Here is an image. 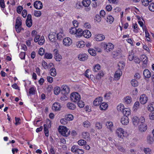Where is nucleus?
<instances>
[{"label":"nucleus","mask_w":154,"mask_h":154,"mask_svg":"<svg viewBox=\"0 0 154 154\" xmlns=\"http://www.w3.org/2000/svg\"><path fill=\"white\" fill-rule=\"evenodd\" d=\"M117 109L119 112H122L123 115H129L131 114L130 110L128 108H124V105L120 104L117 106Z\"/></svg>","instance_id":"nucleus-1"},{"label":"nucleus","mask_w":154,"mask_h":154,"mask_svg":"<svg viewBox=\"0 0 154 154\" xmlns=\"http://www.w3.org/2000/svg\"><path fill=\"white\" fill-rule=\"evenodd\" d=\"M58 131L61 134L65 137H67L69 135L70 131L66 127L64 126H59L58 128Z\"/></svg>","instance_id":"nucleus-2"},{"label":"nucleus","mask_w":154,"mask_h":154,"mask_svg":"<svg viewBox=\"0 0 154 154\" xmlns=\"http://www.w3.org/2000/svg\"><path fill=\"white\" fill-rule=\"evenodd\" d=\"M22 20L19 17L17 18L16 20V23L15 25V28L16 31L18 33L20 32L22 30H24V29L22 28Z\"/></svg>","instance_id":"nucleus-3"},{"label":"nucleus","mask_w":154,"mask_h":154,"mask_svg":"<svg viewBox=\"0 0 154 154\" xmlns=\"http://www.w3.org/2000/svg\"><path fill=\"white\" fill-rule=\"evenodd\" d=\"M71 100L74 102H77L81 99V96L77 92H73L71 94L70 96Z\"/></svg>","instance_id":"nucleus-4"},{"label":"nucleus","mask_w":154,"mask_h":154,"mask_svg":"<svg viewBox=\"0 0 154 154\" xmlns=\"http://www.w3.org/2000/svg\"><path fill=\"white\" fill-rule=\"evenodd\" d=\"M140 58L141 61L143 63L142 67L144 68L146 67L148 62V58L147 56L143 54L140 56Z\"/></svg>","instance_id":"nucleus-5"},{"label":"nucleus","mask_w":154,"mask_h":154,"mask_svg":"<svg viewBox=\"0 0 154 154\" xmlns=\"http://www.w3.org/2000/svg\"><path fill=\"white\" fill-rule=\"evenodd\" d=\"M86 30L83 31L81 29H77V32H76V37H80L82 35L85 38H87V34L86 32Z\"/></svg>","instance_id":"nucleus-6"},{"label":"nucleus","mask_w":154,"mask_h":154,"mask_svg":"<svg viewBox=\"0 0 154 154\" xmlns=\"http://www.w3.org/2000/svg\"><path fill=\"white\" fill-rule=\"evenodd\" d=\"M26 26L30 27L32 25V16L30 14H28L27 16V19L26 21Z\"/></svg>","instance_id":"nucleus-7"},{"label":"nucleus","mask_w":154,"mask_h":154,"mask_svg":"<svg viewBox=\"0 0 154 154\" xmlns=\"http://www.w3.org/2000/svg\"><path fill=\"white\" fill-rule=\"evenodd\" d=\"M139 100L140 102L142 104H144L146 103L148 98L146 94H143L140 95Z\"/></svg>","instance_id":"nucleus-8"},{"label":"nucleus","mask_w":154,"mask_h":154,"mask_svg":"<svg viewBox=\"0 0 154 154\" xmlns=\"http://www.w3.org/2000/svg\"><path fill=\"white\" fill-rule=\"evenodd\" d=\"M114 45L111 43H109L106 44L104 46V49L107 52H109L114 48Z\"/></svg>","instance_id":"nucleus-9"},{"label":"nucleus","mask_w":154,"mask_h":154,"mask_svg":"<svg viewBox=\"0 0 154 154\" xmlns=\"http://www.w3.org/2000/svg\"><path fill=\"white\" fill-rule=\"evenodd\" d=\"M123 117L121 118V122L122 125H127L129 123V119L127 115H124Z\"/></svg>","instance_id":"nucleus-10"},{"label":"nucleus","mask_w":154,"mask_h":154,"mask_svg":"<svg viewBox=\"0 0 154 154\" xmlns=\"http://www.w3.org/2000/svg\"><path fill=\"white\" fill-rule=\"evenodd\" d=\"M124 131L122 128H119L116 131V134L119 137L123 138L124 135Z\"/></svg>","instance_id":"nucleus-11"},{"label":"nucleus","mask_w":154,"mask_h":154,"mask_svg":"<svg viewBox=\"0 0 154 154\" xmlns=\"http://www.w3.org/2000/svg\"><path fill=\"white\" fill-rule=\"evenodd\" d=\"M63 45L66 46H69L72 43V41L69 38H65L63 40Z\"/></svg>","instance_id":"nucleus-12"},{"label":"nucleus","mask_w":154,"mask_h":154,"mask_svg":"<svg viewBox=\"0 0 154 154\" xmlns=\"http://www.w3.org/2000/svg\"><path fill=\"white\" fill-rule=\"evenodd\" d=\"M55 58L56 61H60L62 59V56L60 55L57 49L54 50Z\"/></svg>","instance_id":"nucleus-13"},{"label":"nucleus","mask_w":154,"mask_h":154,"mask_svg":"<svg viewBox=\"0 0 154 154\" xmlns=\"http://www.w3.org/2000/svg\"><path fill=\"white\" fill-rule=\"evenodd\" d=\"M34 6L36 9H40L42 8V5L41 2L39 1H36L34 2Z\"/></svg>","instance_id":"nucleus-14"},{"label":"nucleus","mask_w":154,"mask_h":154,"mask_svg":"<svg viewBox=\"0 0 154 154\" xmlns=\"http://www.w3.org/2000/svg\"><path fill=\"white\" fill-rule=\"evenodd\" d=\"M105 38L104 35L101 34H98L96 35L94 39L97 41H101L103 40Z\"/></svg>","instance_id":"nucleus-15"},{"label":"nucleus","mask_w":154,"mask_h":154,"mask_svg":"<svg viewBox=\"0 0 154 154\" xmlns=\"http://www.w3.org/2000/svg\"><path fill=\"white\" fill-rule=\"evenodd\" d=\"M52 108L53 110L55 111L60 110V103L57 102L53 104Z\"/></svg>","instance_id":"nucleus-16"},{"label":"nucleus","mask_w":154,"mask_h":154,"mask_svg":"<svg viewBox=\"0 0 154 154\" xmlns=\"http://www.w3.org/2000/svg\"><path fill=\"white\" fill-rule=\"evenodd\" d=\"M103 99L101 97L97 98L94 101V105L95 106H98L102 102Z\"/></svg>","instance_id":"nucleus-17"},{"label":"nucleus","mask_w":154,"mask_h":154,"mask_svg":"<svg viewBox=\"0 0 154 154\" xmlns=\"http://www.w3.org/2000/svg\"><path fill=\"white\" fill-rule=\"evenodd\" d=\"M56 33L55 32H51L48 35V38L52 42H54L56 40L55 38Z\"/></svg>","instance_id":"nucleus-18"},{"label":"nucleus","mask_w":154,"mask_h":154,"mask_svg":"<svg viewBox=\"0 0 154 154\" xmlns=\"http://www.w3.org/2000/svg\"><path fill=\"white\" fill-rule=\"evenodd\" d=\"M122 74V71L120 69H119L116 71L114 75V77L116 79H119L120 78Z\"/></svg>","instance_id":"nucleus-19"},{"label":"nucleus","mask_w":154,"mask_h":154,"mask_svg":"<svg viewBox=\"0 0 154 154\" xmlns=\"http://www.w3.org/2000/svg\"><path fill=\"white\" fill-rule=\"evenodd\" d=\"M147 126L145 124H142L140 125L139 126V129L141 131H145L146 130Z\"/></svg>","instance_id":"nucleus-20"},{"label":"nucleus","mask_w":154,"mask_h":154,"mask_svg":"<svg viewBox=\"0 0 154 154\" xmlns=\"http://www.w3.org/2000/svg\"><path fill=\"white\" fill-rule=\"evenodd\" d=\"M144 76L147 78H149L151 76V73L148 69H145L143 72Z\"/></svg>","instance_id":"nucleus-21"},{"label":"nucleus","mask_w":154,"mask_h":154,"mask_svg":"<svg viewBox=\"0 0 154 154\" xmlns=\"http://www.w3.org/2000/svg\"><path fill=\"white\" fill-rule=\"evenodd\" d=\"M62 91H63L64 93L68 94L70 91L69 87L67 85H63L62 87Z\"/></svg>","instance_id":"nucleus-22"},{"label":"nucleus","mask_w":154,"mask_h":154,"mask_svg":"<svg viewBox=\"0 0 154 154\" xmlns=\"http://www.w3.org/2000/svg\"><path fill=\"white\" fill-rule=\"evenodd\" d=\"M76 45L78 48H82L85 45V42L83 41H80L76 43Z\"/></svg>","instance_id":"nucleus-23"},{"label":"nucleus","mask_w":154,"mask_h":154,"mask_svg":"<svg viewBox=\"0 0 154 154\" xmlns=\"http://www.w3.org/2000/svg\"><path fill=\"white\" fill-rule=\"evenodd\" d=\"M87 55L85 53L80 54L79 55L78 58L80 61H84L86 59Z\"/></svg>","instance_id":"nucleus-24"},{"label":"nucleus","mask_w":154,"mask_h":154,"mask_svg":"<svg viewBox=\"0 0 154 154\" xmlns=\"http://www.w3.org/2000/svg\"><path fill=\"white\" fill-rule=\"evenodd\" d=\"M66 106L68 109L71 110H74L75 108V105L71 103H68L67 104Z\"/></svg>","instance_id":"nucleus-25"},{"label":"nucleus","mask_w":154,"mask_h":154,"mask_svg":"<svg viewBox=\"0 0 154 154\" xmlns=\"http://www.w3.org/2000/svg\"><path fill=\"white\" fill-rule=\"evenodd\" d=\"M50 73L51 75L54 77L56 75L57 73L56 69L52 67L50 69Z\"/></svg>","instance_id":"nucleus-26"},{"label":"nucleus","mask_w":154,"mask_h":154,"mask_svg":"<svg viewBox=\"0 0 154 154\" xmlns=\"http://www.w3.org/2000/svg\"><path fill=\"white\" fill-rule=\"evenodd\" d=\"M106 126L107 128L110 131H112V128H113V124L112 122H106Z\"/></svg>","instance_id":"nucleus-27"},{"label":"nucleus","mask_w":154,"mask_h":154,"mask_svg":"<svg viewBox=\"0 0 154 154\" xmlns=\"http://www.w3.org/2000/svg\"><path fill=\"white\" fill-rule=\"evenodd\" d=\"M147 109L149 111L154 110V103H150L147 105Z\"/></svg>","instance_id":"nucleus-28"},{"label":"nucleus","mask_w":154,"mask_h":154,"mask_svg":"<svg viewBox=\"0 0 154 154\" xmlns=\"http://www.w3.org/2000/svg\"><path fill=\"white\" fill-rule=\"evenodd\" d=\"M108 107V104L105 103H103L100 104V108L101 110H105Z\"/></svg>","instance_id":"nucleus-29"},{"label":"nucleus","mask_w":154,"mask_h":154,"mask_svg":"<svg viewBox=\"0 0 154 154\" xmlns=\"http://www.w3.org/2000/svg\"><path fill=\"white\" fill-rule=\"evenodd\" d=\"M44 131L45 132V135L47 137H48L49 135V131L48 126L46 125H44Z\"/></svg>","instance_id":"nucleus-30"},{"label":"nucleus","mask_w":154,"mask_h":154,"mask_svg":"<svg viewBox=\"0 0 154 154\" xmlns=\"http://www.w3.org/2000/svg\"><path fill=\"white\" fill-rule=\"evenodd\" d=\"M132 122L134 125H136L138 124L139 119L138 118L137 116H134L132 118Z\"/></svg>","instance_id":"nucleus-31"},{"label":"nucleus","mask_w":154,"mask_h":154,"mask_svg":"<svg viewBox=\"0 0 154 154\" xmlns=\"http://www.w3.org/2000/svg\"><path fill=\"white\" fill-rule=\"evenodd\" d=\"M152 0H141L142 5L144 6L148 5L149 2H151Z\"/></svg>","instance_id":"nucleus-32"},{"label":"nucleus","mask_w":154,"mask_h":154,"mask_svg":"<svg viewBox=\"0 0 154 154\" xmlns=\"http://www.w3.org/2000/svg\"><path fill=\"white\" fill-rule=\"evenodd\" d=\"M114 18L111 15H109L106 18V21L107 22L110 23H112L114 21Z\"/></svg>","instance_id":"nucleus-33"},{"label":"nucleus","mask_w":154,"mask_h":154,"mask_svg":"<svg viewBox=\"0 0 154 154\" xmlns=\"http://www.w3.org/2000/svg\"><path fill=\"white\" fill-rule=\"evenodd\" d=\"M140 103L139 101H136L134 105V110L136 111L137 109L140 107Z\"/></svg>","instance_id":"nucleus-34"},{"label":"nucleus","mask_w":154,"mask_h":154,"mask_svg":"<svg viewBox=\"0 0 154 154\" xmlns=\"http://www.w3.org/2000/svg\"><path fill=\"white\" fill-rule=\"evenodd\" d=\"M129 55L128 56V59L130 61H132L134 58V53L132 52V51L131 50V51H129Z\"/></svg>","instance_id":"nucleus-35"},{"label":"nucleus","mask_w":154,"mask_h":154,"mask_svg":"<svg viewBox=\"0 0 154 154\" xmlns=\"http://www.w3.org/2000/svg\"><path fill=\"white\" fill-rule=\"evenodd\" d=\"M69 33L72 34H75L77 32V29L75 27H72L69 29Z\"/></svg>","instance_id":"nucleus-36"},{"label":"nucleus","mask_w":154,"mask_h":154,"mask_svg":"<svg viewBox=\"0 0 154 154\" xmlns=\"http://www.w3.org/2000/svg\"><path fill=\"white\" fill-rule=\"evenodd\" d=\"M44 57L46 59H51L53 57V56L50 53H46L45 54Z\"/></svg>","instance_id":"nucleus-37"},{"label":"nucleus","mask_w":154,"mask_h":154,"mask_svg":"<svg viewBox=\"0 0 154 154\" xmlns=\"http://www.w3.org/2000/svg\"><path fill=\"white\" fill-rule=\"evenodd\" d=\"M131 97L128 96L126 97L125 98V102L127 104H129L131 102L132 100Z\"/></svg>","instance_id":"nucleus-38"},{"label":"nucleus","mask_w":154,"mask_h":154,"mask_svg":"<svg viewBox=\"0 0 154 154\" xmlns=\"http://www.w3.org/2000/svg\"><path fill=\"white\" fill-rule=\"evenodd\" d=\"M45 41V40L44 38V37L43 36H42L40 39L38 41V44L40 45H42L43 43H44Z\"/></svg>","instance_id":"nucleus-39"},{"label":"nucleus","mask_w":154,"mask_h":154,"mask_svg":"<svg viewBox=\"0 0 154 154\" xmlns=\"http://www.w3.org/2000/svg\"><path fill=\"white\" fill-rule=\"evenodd\" d=\"M111 93L110 92H108L106 93L104 95V97L106 100H109L110 99V95Z\"/></svg>","instance_id":"nucleus-40"},{"label":"nucleus","mask_w":154,"mask_h":154,"mask_svg":"<svg viewBox=\"0 0 154 154\" xmlns=\"http://www.w3.org/2000/svg\"><path fill=\"white\" fill-rule=\"evenodd\" d=\"M88 52L91 55L93 56H95L96 54L95 51L92 49H88Z\"/></svg>","instance_id":"nucleus-41"},{"label":"nucleus","mask_w":154,"mask_h":154,"mask_svg":"<svg viewBox=\"0 0 154 154\" xmlns=\"http://www.w3.org/2000/svg\"><path fill=\"white\" fill-rule=\"evenodd\" d=\"M79 148V146H72V148L71 151L73 152H75L76 153Z\"/></svg>","instance_id":"nucleus-42"},{"label":"nucleus","mask_w":154,"mask_h":154,"mask_svg":"<svg viewBox=\"0 0 154 154\" xmlns=\"http://www.w3.org/2000/svg\"><path fill=\"white\" fill-rule=\"evenodd\" d=\"M66 118L68 121H71L73 120V117L72 115L68 114L66 116Z\"/></svg>","instance_id":"nucleus-43"},{"label":"nucleus","mask_w":154,"mask_h":154,"mask_svg":"<svg viewBox=\"0 0 154 154\" xmlns=\"http://www.w3.org/2000/svg\"><path fill=\"white\" fill-rule=\"evenodd\" d=\"M143 151L146 154H151V150L148 148H144Z\"/></svg>","instance_id":"nucleus-44"},{"label":"nucleus","mask_w":154,"mask_h":154,"mask_svg":"<svg viewBox=\"0 0 154 154\" xmlns=\"http://www.w3.org/2000/svg\"><path fill=\"white\" fill-rule=\"evenodd\" d=\"M60 88L59 87H56L54 90V93L56 95H58L60 93Z\"/></svg>","instance_id":"nucleus-45"},{"label":"nucleus","mask_w":154,"mask_h":154,"mask_svg":"<svg viewBox=\"0 0 154 154\" xmlns=\"http://www.w3.org/2000/svg\"><path fill=\"white\" fill-rule=\"evenodd\" d=\"M131 83L132 85L134 87H136L138 85V82L135 79L132 80Z\"/></svg>","instance_id":"nucleus-46"},{"label":"nucleus","mask_w":154,"mask_h":154,"mask_svg":"<svg viewBox=\"0 0 154 154\" xmlns=\"http://www.w3.org/2000/svg\"><path fill=\"white\" fill-rule=\"evenodd\" d=\"M149 10L152 11H154V3H150L149 6Z\"/></svg>","instance_id":"nucleus-47"},{"label":"nucleus","mask_w":154,"mask_h":154,"mask_svg":"<svg viewBox=\"0 0 154 154\" xmlns=\"http://www.w3.org/2000/svg\"><path fill=\"white\" fill-rule=\"evenodd\" d=\"M100 69V66L98 64H97L95 65L94 68V71L97 72Z\"/></svg>","instance_id":"nucleus-48"},{"label":"nucleus","mask_w":154,"mask_h":154,"mask_svg":"<svg viewBox=\"0 0 154 154\" xmlns=\"http://www.w3.org/2000/svg\"><path fill=\"white\" fill-rule=\"evenodd\" d=\"M63 34L62 33L60 32L57 34V39L60 40H61L63 37Z\"/></svg>","instance_id":"nucleus-49"},{"label":"nucleus","mask_w":154,"mask_h":154,"mask_svg":"<svg viewBox=\"0 0 154 154\" xmlns=\"http://www.w3.org/2000/svg\"><path fill=\"white\" fill-rule=\"evenodd\" d=\"M86 143V141L83 140H80L78 141V143L80 146H83Z\"/></svg>","instance_id":"nucleus-50"},{"label":"nucleus","mask_w":154,"mask_h":154,"mask_svg":"<svg viewBox=\"0 0 154 154\" xmlns=\"http://www.w3.org/2000/svg\"><path fill=\"white\" fill-rule=\"evenodd\" d=\"M54 149V147L52 146H51L49 148V149L48 150L49 154H55V152Z\"/></svg>","instance_id":"nucleus-51"},{"label":"nucleus","mask_w":154,"mask_h":154,"mask_svg":"<svg viewBox=\"0 0 154 154\" xmlns=\"http://www.w3.org/2000/svg\"><path fill=\"white\" fill-rule=\"evenodd\" d=\"M42 65L45 69L49 68V66L48 65L47 63L45 61H42Z\"/></svg>","instance_id":"nucleus-52"},{"label":"nucleus","mask_w":154,"mask_h":154,"mask_svg":"<svg viewBox=\"0 0 154 154\" xmlns=\"http://www.w3.org/2000/svg\"><path fill=\"white\" fill-rule=\"evenodd\" d=\"M34 15L36 17H40L41 15V13L39 11H35L34 12Z\"/></svg>","instance_id":"nucleus-53"},{"label":"nucleus","mask_w":154,"mask_h":154,"mask_svg":"<svg viewBox=\"0 0 154 154\" xmlns=\"http://www.w3.org/2000/svg\"><path fill=\"white\" fill-rule=\"evenodd\" d=\"M78 106L80 108L83 107L84 106V102L81 100H79L77 102Z\"/></svg>","instance_id":"nucleus-54"},{"label":"nucleus","mask_w":154,"mask_h":154,"mask_svg":"<svg viewBox=\"0 0 154 154\" xmlns=\"http://www.w3.org/2000/svg\"><path fill=\"white\" fill-rule=\"evenodd\" d=\"M147 139L149 141V142L150 143H151L152 142H154V136L153 137L149 136Z\"/></svg>","instance_id":"nucleus-55"},{"label":"nucleus","mask_w":154,"mask_h":154,"mask_svg":"<svg viewBox=\"0 0 154 154\" xmlns=\"http://www.w3.org/2000/svg\"><path fill=\"white\" fill-rule=\"evenodd\" d=\"M68 121L66 118L62 119L60 120V123L63 125L66 124L67 123Z\"/></svg>","instance_id":"nucleus-56"},{"label":"nucleus","mask_w":154,"mask_h":154,"mask_svg":"<svg viewBox=\"0 0 154 154\" xmlns=\"http://www.w3.org/2000/svg\"><path fill=\"white\" fill-rule=\"evenodd\" d=\"M112 54L114 57L116 58V57H117L120 55V52L119 51H113L112 52Z\"/></svg>","instance_id":"nucleus-57"},{"label":"nucleus","mask_w":154,"mask_h":154,"mask_svg":"<svg viewBox=\"0 0 154 154\" xmlns=\"http://www.w3.org/2000/svg\"><path fill=\"white\" fill-rule=\"evenodd\" d=\"M103 75L104 74L103 72H101V73H98L96 76V78L97 79H99L102 77H103Z\"/></svg>","instance_id":"nucleus-58"},{"label":"nucleus","mask_w":154,"mask_h":154,"mask_svg":"<svg viewBox=\"0 0 154 154\" xmlns=\"http://www.w3.org/2000/svg\"><path fill=\"white\" fill-rule=\"evenodd\" d=\"M134 62L137 63H139L141 61L140 58H139V57H134Z\"/></svg>","instance_id":"nucleus-59"},{"label":"nucleus","mask_w":154,"mask_h":154,"mask_svg":"<svg viewBox=\"0 0 154 154\" xmlns=\"http://www.w3.org/2000/svg\"><path fill=\"white\" fill-rule=\"evenodd\" d=\"M35 89L34 87L31 88L29 90V93L30 94H35Z\"/></svg>","instance_id":"nucleus-60"},{"label":"nucleus","mask_w":154,"mask_h":154,"mask_svg":"<svg viewBox=\"0 0 154 154\" xmlns=\"http://www.w3.org/2000/svg\"><path fill=\"white\" fill-rule=\"evenodd\" d=\"M45 53L44 50L43 48H40L38 51V54L41 55L42 56Z\"/></svg>","instance_id":"nucleus-61"},{"label":"nucleus","mask_w":154,"mask_h":154,"mask_svg":"<svg viewBox=\"0 0 154 154\" xmlns=\"http://www.w3.org/2000/svg\"><path fill=\"white\" fill-rule=\"evenodd\" d=\"M23 9V8L22 6H18L17 9V11L18 14H20L22 11Z\"/></svg>","instance_id":"nucleus-62"},{"label":"nucleus","mask_w":154,"mask_h":154,"mask_svg":"<svg viewBox=\"0 0 154 154\" xmlns=\"http://www.w3.org/2000/svg\"><path fill=\"white\" fill-rule=\"evenodd\" d=\"M96 127L98 129H100L102 128V125L100 122H97L96 124Z\"/></svg>","instance_id":"nucleus-63"},{"label":"nucleus","mask_w":154,"mask_h":154,"mask_svg":"<svg viewBox=\"0 0 154 154\" xmlns=\"http://www.w3.org/2000/svg\"><path fill=\"white\" fill-rule=\"evenodd\" d=\"M25 56V53L24 52H21L19 54V57L21 59H24Z\"/></svg>","instance_id":"nucleus-64"}]
</instances>
